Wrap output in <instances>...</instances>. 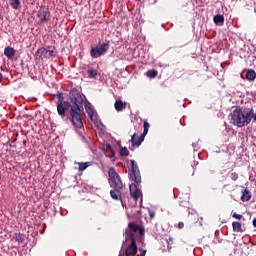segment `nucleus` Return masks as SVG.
<instances>
[{
	"instance_id": "c756f323",
	"label": "nucleus",
	"mask_w": 256,
	"mask_h": 256,
	"mask_svg": "<svg viewBox=\"0 0 256 256\" xmlns=\"http://www.w3.org/2000/svg\"><path fill=\"white\" fill-rule=\"evenodd\" d=\"M232 217H233L234 219H243V215L237 214L236 212L233 213Z\"/></svg>"
},
{
	"instance_id": "dca6fc26",
	"label": "nucleus",
	"mask_w": 256,
	"mask_h": 256,
	"mask_svg": "<svg viewBox=\"0 0 256 256\" xmlns=\"http://www.w3.org/2000/svg\"><path fill=\"white\" fill-rule=\"evenodd\" d=\"M75 164L78 165V171H80V173H83V171H85L87 167H90L91 162H75Z\"/></svg>"
},
{
	"instance_id": "393cba45",
	"label": "nucleus",
	"mask_w": 256,
	"mask_h": 256,
	"mask_svg": "<svg viewBox=\"0 0 256 256\" xmlns=\"http://www.w3.org/2000/svg\"><path fill=\"white\" fill-rule=\"evenodd\" d=\"M86 113L90 117L91 121H93V109L89 106H86Z\"/></svg>"
},
{
	"instance_id": "f8f14e48",
	"label": "nucleus",
	"mask_w": 256,
	"mask_h": 256,
	"mask_svg": "<svg viewBox=\"0 0 256 256\" xmlns=\"http://www.w3.org/2000/svg\"><path fill=\"white\" fill-rule=\"evenodd\" d=\"M4 55L7 59H14L15 58V48L8 46L4 49Z\"/></svg>"
},
{
	"instance_id": "2f4dec72",
	"label": "nucleus",
	"mask_w": 256,
	"mask_h": 256,
	"mask_svg": "<svg viewBox=\"0 0 256 256\" xmlns=\"http://www.w3.org/2000/svg\"><path fill=\"white\" fill-rule=\"evenodd\" d=\"M124 235H125V241H128L129 240V227L126 228Z\"/></svg>"
},
{
	"instance_id": "79ce46f5",
	"label": "nucleus",
	"mask_w": 256,
	"mask_h": 256,
	"mask_svg": "<svg viewBox=\"0 0 256 256\" xmlns=\"http://www.w3.org/2000/svg\"><path fill=\"white\" fill-rule=\"evenodd\" d=\"M137 1H141V0H137Z\"/></svg>"
},
{
	"instance_id": "cd10ccee",
	"label": "nucleus",
	"mask_w": 256,
	"mask_h": 256,
	"mask_svg": "<svg viewBox=\"0 0 256 256\" xmlns=\"http://www.w3.org/2000/svg\"><path fill=\"white\" fill-rule=\"evenodd\" d=\"M108 151H111L113 153V148L110 146V144H107L106 148L103 149V152L105 153V155H107Z\"/></svg>"
},
{
	"instance_id": "4be33fe9",
	"label": "nucleus",
	"mask_w": 256,
	"mask_h": 256,
	"mask_svg": "<svg viewBox=\"0 0 256 256\" xmlns=\"http://www.w3.org/2000/svg\"><path fill=\"white\" fill-rule=\"evenodd\" d=\"M158 72L157 70H148L146 72V77H149V79H155V77H157Z\"/></svg>"
},
{
	"instance_id": "ea45409f",
	"label": "nucleus",
	"mask_w": 256,
	"mask_h": 256,
	"mask_svg": "<svg viewBox=\"0 0 256 256\" xmlns=\"http://www.w3.org/2000/svg\"><path fill=\"white\" fill-rule=\"evenodd\" d=\"M108 157H109L110 159H114V157H115V156H114V155H112V156H108Z\"/></svg>"
},
{
	"instance_id": "7ed1b4c3",
	"label": "nucleus",
	"mask_w": 256,
	"mask_h": 256,
	"mask_svg": "<svg viewBox=\"0 0 256 256\" xmlns=\"http://www.w3.org/2000/svg\"><path fill=\"white\" fill-rule=\"evenodd\" d=\"M232 125L236 127H247L253 119V109L243 110V108H236L230 113Z\"/></svg>"
},
{
	"instance_id": "0eeeda50",
	"label": "nucleus",
	"mask_w": 256,
	"mask_h": 256,
	"mask_svg": "<svg viewBox=\"0 0 256 256\" xmlns=\"http://www.w3.org/2000/svg\"><path fill=\"white\" fill-rule=\"evenodd\" d=\"M36 55H39L40 59H51V57H55V47L40 48L37 50Z\"/></svg>"
},
{
	"instance_id": "4468645a",
	"label": "nucleus",
	"mask_w": 256,
	"mask_h": 256,
	"mask_svg": "<svg viewBox=\"0 0 256 256\" xmlns=\"http://www.w3.org/2000/svg\"><path fill=\"white\" fill-rule=\"evenodd\" d=\"M143 141H141V136H137V134H134L131 137V143H132V147H141V143Z\"/></svg>"
},
{
	"instance_id": "bb28decb",
	"label": "nucleus",
	"mask_w": 256,
	"mask_h": 256,
	"mask_svg": "<svg viewBox=\"0 0 256 256\" xmlns=\"http://www.w3.org/2000/svg\"><path fill=\"white\" fill-rule=\"evenodd\" d=\"M230 179H231L232 181H237V179H239V174H237L236 172H232V173L230 174Z\"/></svg>"
},
{
	"instance_id": "20e7f679",
	"label": "nucleus",
	"mask_w": 256,
	"mask_h": 256,
	"mask_svg": "<svg viewBox=\"0 0 256 256\" xmlns=\"http://www.w3.org/2000/svg\"><path fill=\"white\" fill-rule=\"evenodd\" d=\"M109 50V42L100 44L99 46H96L94 48H91L90 55L93 59H97L98 57H101V55H104Z\"/></svg>"
},
{
	"instance_id": "aec40b11",
	"label": "nucleus",
	"mask_w": 256,
	"mask_h": 256,
	"mask_svg": "<svg viewBox=\"0 0 256 256\" xmlns=\"http://www.w3.org/2000/svg\"><path fill=\"white\" fill-rule=\"evenodd\" d=\"M114 107L116 111H123V109H125V103H123V101L121 100H116L114 103Z\"/></svg>"
},
{
	"instance_id": "423d86ee",
	"label": "nucleus",
	"mask_w": 256,
	"mask_h": 256,
	"mask_svg": "<svg viewBox=\"0 0 256 256\" xmlns=\"http://www.w3.org/2000/svg\"><path fill=\"white\" fill-rule=\"evenodd\" d=\"M56 105H57V112H58V115H60V117H65V111H69V109H71L72 107L69 101L63 102V98L61 97V94L59 95V99Z\"/></svg>"
},
{
	"instance_id": "58836bf2",
	"label": "nucleus",
	"mask_w": 256,
	"mask_h": 256,
	"mask_svg": "<svg viewBox=\"0 0 256 256\" xmlns=\"http://www.w3.org/2000/svg\"><path fill=\"white\" fill-rule=\"evenodd\" d=\"M118 147H120V148H121V141H119V142H118Z\"/></svg>"
},
{
	"instance_id": "f3484780",
	"label": "nucleus",
	"mask_w": 256,
	"mask_h": 256,
	"mask_svg": "<svg viewBox=\"0 0 256 256\" xmlns=\"http://www.w3.org/2000/svg\"><path fill=\"white\" fill-rule=\"evenodd\" d=\"M215 25H223L225 23V17L221 14H217L213 17Z\"/></svg>"
},
{
	"instance_id": "412c9836",
	"label": "nucleus",
	"mask_w": 256,
	"mask_h": 256,
	"mask_svg": "<svg viewBox=\"0 0 256 256\" xmlns=\"http://www.w3.org/2000/svg\"><path fill=\"white\" fill-rule=\"evenodd\" d=\"M10 5L12 9H15L16 11L18 9H21V1L20 0H10Z\"/></svg>"
},
{
	"instance_id": "9d476101",
	"label": "nucleus",
	"mask_w": 256,
	"mask_h": 256,
	"mask_svg": "<svg viewBox=\"0 0 256 256\" xmlns=\"http://www.w3.org/2000/svg\"><path fill=\"white\" fill-rule=\"evenodd\" d=\"M129 230L133 233H137L138 231L140 237H143V235H145V228L143 227V225L136 224L135 222L129 223Z\"/></svg>"
},
{
	"instance_id": "5701e85b",
	"label": "nucleus",
	"mask_w": 256,
	"mask_h": 256,
	"mask_svg": "<svg viewBox=\"0 0 256 256\" xmlns=\"http://www.w3.org/2000/svg\"><path fill=\"white\" fill-rule=\"evenodd\" d=\"M14 239L18 243H23V241H25V236H23V234H21V233H16L14 236Z\"/></svg>"
},
{
	"instance_id": "c85d7f7f",
	"label": "nucleus",
	"mask_w": 256,
	"mask_h": 256,
	"mask_svg": "<svg viewBox=\"0 0 256 256\" xmlns=\"http://www.w3.org/2000/svg\"><path fill=\"white\" fill-rule=\"evenodd\" d=\"M171 245H173V238L169 237L168 240H167V247H168V249H171Z\"/></svg>"
},
{
	"instance_id": "1a4fd4ad",
	"label": "nucleus",
	"mask_w": 256,
	"mask_h": 256,
	"mask_svg": "<svg viewBox=\"0 0 256 256\" xmlns=\"http://www.w3.org/2000/svg\"><path fill=\"white\" fill-rule=\"evenodd\" d=\"M37 17L40 20V23H47V21H50L51 19V12H49V9L43 7L40 8Z\"/></svg>"
},
{
	"instance_id": "b1692460",
	"label": "nucleus",
	"mask_w": 256,
	"mask_h": 256,
	"mask_svg": "<svg viewBox=\"0 0 256 256\" xmlns=\"http://www.w3.org/2000/svg\"><path fill=\"white\" fill-rule=\"evenodd\" d=\"M120 155L121 157H127V155H129V150H127V147H120Z\"/></svg>"
},
{
	"instance_id": "f704fd0d",
	"label": "nucleus",
	"mask_w": 256,
	"mask_h": 256,
	"mask_svg": "<svg viewBox=\"0 0 256 256\" xmlns=\"http://www.w3.org/2000/svg\"><path fill=\"white\" fill-rule=\"evenodd\" d=\"M147 254V250H143L141 254H138L136 256H145Z\"/></svg>"
},
{
	"instance_id": "a19ab883",
	"label": "nucleus",
	"mask_w": 256,
	"mask_h": 256,
	"mask_svg": "<svg viewBox=\"0 0 256 256\" xmlns=\"http://www.w3.org/2000/svg\"><path fill=\"white\" fill-rule=\"evenodd\" d=\"M126 215H127V217H129V213L128 212H126Z\"/></svg>"
},
{
	"instance_id": "a211bd4d",
	"label": "nucleus",
	"mask_w": 256,
	"mask_h": 256,
	"mask_svg": "<svg viewBox=\"0 0 256 256\" xmlns=\"http://www.w3.org/2000/svg\"><path fill=\"white\" fill-rule=\"evenodd\" d=\"M246 79H247V81H255V79H256L255 70L249 69V70L246 72Z\"/></svg>"
},
{
	"instance_id": "f257e3e1",
	"label": "nucleus",
	"mask_w": 256,
	"mask_h": 256,
	"mask_svg": "<svg viewBox=\"0 0 256 256\" xmlns=\"http://www.w3.org/2000/svg\"><path fill=\"white\" fill-rule=\"evenodd\" d=\"M69 99L72 104L70 109V121L76 129H83V118L81 111H83V96L77 88H74L69 93Z\"/></svg>"
},
{
	"instance_id": "473e14b6",
	"label": "nucleus",
	"mask_w": 256,
	"mask_h": 256,
	"mask_svg": "<svg viewBox=\"0 0 256 256\" xmlns=\"http://www.w3.org/2000/svg\"><path fill=\"white\" fill-rule=\"evenodd\" d=\"M118 201H121L122 207H124V209H127V203H125V201H123V198L121 196H120V199H118Z\"/></svg>"
},
{
	"instance_id": "f03ea898",
	"label": "nucleus",
	"mask_w": 256,
	"mask_h": 256,
	"mask_svg": "<svg viewBox=\"0 0 256 256\" xmlns=\"http://www.w3.org/2000/svg\"><path fill=\"white\" fill-rule=\"evenodd\" d=\"M108 183L111 187L110 190V197L114 200L121 199V192L125 188V184H123V180H121V176H119V173H117V170L115 168H110L108 170Z\"/></svg>"
},
{
	"instance_id": "6ab92c4d",
	"label": "nucleus",
	"mask_w": 256,
	"mask_h": 256,
	"mask_svg": "<svg viewBox=\"0 0 256 256\" xmlns=\"http://www.w3.org/2000/svg\"><path fill=\"white\" fill-rule=\"evenodd\" d=\"M232 229L235 233H243V228L241 227L240 222H233Z\"/></svg>"
},
{
	"instance_id": "2eb2a0df",
	"label": "nucleus",
	"mask_w": 256,
	"mask_h": 256,
	"mask_svg": "<svg viewBox=\"0 0 256 256\" xmlns=\"http://www.w3.org/2000/svg\"><path fill=\"white\" fill-rule=\"evenodd\" d=\"M241 201H251V191L249 189L245 188L242 190Z\"/></svg>"
},
{
	"instance_id": "e433bc0d",
	"label": "nucleus",
	"mask_w": 256,
	"mask_h": 256,
	"mask_svg": "<svg viewBox=\"0 0 256 256\" xmlns=\"http://www.w3.org/2000/svg\"><path fill=\"white\" fill-rule=\"evenodd\" d=\"M125 255H126V256H129V247L126 248V250H125Z\"/></svg>"
},
{
	"instance_id": "a878e982",
	"label": "nucleus",
	"mask_w": 256,
	"mask_h": 256,
	"mask_svg": "<svg viewBox=\"0 0 256 256\" xmlns=\"http://www.w3.org/2000/svg\"><path fill=\"white\" fill-rule=\"evenodd\" d=\"M88 76L91 78L97 77V70H93V69L88 70Z\"/></svg>"
},
{
	"instance_id": "6e6552de",
	"label": "nucleus",
	"mask_w": 256,
	"mask_h": 256,
	"mask_svg": "<svg viewBox=\"0 0 256 256\" xmlns=\"http://www.w3.org/2000/svg\"><path fill=\"white\" fill-rule=\"evenodd\" d=\"M131 163V171L133 176L131 177L132 181H135L137 185L141 183V171L139 170V165L135 160H130Z\"/></svg>"
},
{
	"instance_id": "39448f33",
	"label": "nucleus",
	"mask_w": 256,
	"mask_h": 256,
	"mask_svg": "<svg viewBox=\"0 0 256 256\" xmlns=\"http://www.w3.org/2000/svg\"><path fill=\"white\" fill-rule=\"evenodd\" d=\"M129 191H130V201H134V203H137V201H143V193L141 192V189H139V186L137 184L132 183L129 186Z\"/></svg>"
},
{
	"instance_id": "9b49d317",
	"label": "nucleus",
	"mask_w": 256,
	"mask_h": 256,
	"mask_svg": "<svg viewBox=\"0 0 256 256\" xmlns=\"http://www.w3.org/2000/svg\"><path fill=\"white\" fill-rule=\"evenodd\" d=\"M131 243L129 244V255H137V242L135 241V238H133V234H129Z\"/></svg>"
},
{
	"instance_id": "4c0bfd02",
	"label": "nucleus",
	"mask_w": 256,
	"mask_h": 256,
	"mask_svg": "<svg viewBox=\"0 0 256 256\" xmlns=\"http://www.w3.org/2000/svg\"><path fill=\"white\" fill-rule=\"evenodd\" d=\"M252 225H253V227H256V218L253 219Z\"/></svg>"
},
{
	"instance_id": "7c9ffc66",
	"label": "nucleus",
	"mask_w": 256,
	"mask_h": 256,
	"mask_svg": "<svg viewBox=\"0 0 256 256\" xmlns=\"http://www.w3.org/2000/svg\"><path fill=\"white\" fill-rule=\"evenodd\" d=\"M148 213H149L150 219H155V210H149Z\"/></svg>"
},
{
	"instance_id": "c9c22d12",
	"label": "nucleus",
	"mask_w": 256,
	"mask_h": 256,
	"mask_svg": "<svg viewBox=\"0 0 256 256\" xmlns=\"http://www.w3.org/2000/svg\"><path fill=\"white\" fill-rule=\"evenodd\" d=\"M123 255H125V251L123 249H121L118 256H123Z\"/></svg>"
},
{
	"instance_id": "72a5a7b5",
	"label": "nucleus",
	"mask_w": 256,
	"mask_h": 256,
	"mask_svg": "<svg viewBox=\"0 0 256 256\" xmlns=\"http://www.w3.org/2000/svg\"><path fill=\"white\" fill-rule=\"evenodd\" d=\"M183 227H185V223L179 222L178 223V229H183Z\"/></svg>"
},
{
	"instance_id": "ddd939ff",
	"label": "nucleus",
	"mask_w": 256,
	"mask_h": 256,
	"mask_svg": "<svg viewBox=\"0 0 256 256\" xmlns=\"http://www.w3.org/2000/svg\"><path fill=\"white\" fill-rule=\"evenodd\" d=\"M143 127H144V131L140 135V141H145V136L147 135V133H149V127H151V125L147 120H143Z\"/></svg>"
}]
</instances>
